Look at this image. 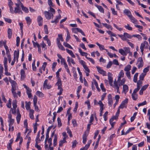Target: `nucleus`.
I'll return each mask as SVG.
<instances>
[{"mask_svg": "<svg viewBox=\"0 0 150 150\" xmlns=\"http://www.w3.org/2000/svg\"><path fill=\"white\" fill-rule=\"evenodd\" d=\"M108 79L109 81V83L110 85L113 88L114 84H113L112 83L113 81V77H112V75L111 73L108 72Z\"/></svg>", "mask_w": 150, "mask_h": 150, "instance_id": "nucleus-7", "label": "nucleus"}, {"mask_svg": "<svg viewBox=\"0 0 150 150\" xmlns=\"http://www.w3.org/2000/svg\"><path fill=\"white\" fill-rule=\"evenodd\" d=\"M95 6L96 7H97V8L98 9L99 11L101 12L104 13V10L103 8L100 6L98 5H95Z\"/></svg>", "mask_w": 150, "mask_h": 150, "instance_id": "nucleus-30", "label": "nucleus"}, {"mask_svg": "<svg viewBox=\"0 0 150 150\" xmlns=\"http://www.w3.org/2000/svg\"><path fill=\"white\" fill-rule=\"evenodd\" d=\"M67 133L69 134L70 137H72V133L71 130L69 127H67Z\"/></svg>", "mask_w": 150, "mask_h": 150, "instance_id": "nucleus-64", "label": "nucleus"}, {"mask_svg": "<svg viewBox=\"0 0 150 150\" xmlns=\"http://www.w3.org/2000/svg\"><path fill=\"white\" fill-rule=\"evenodd\" d=\"M131 21L134 24H136L137 21V20L135 19L132 15L129 18Z\"/></svg>", "mask_w": 150, "mask_h": 150, "instance_id": "nucleus-35", "label": "nucleus"}, {"mask_svg": "<svg viewBox=\"0 0 150 150\" xmlns=\"http://www.w3.org/2000/svg\"><path fill=\"white\" fill-rule=\"evenodd\" d=\"M91 142V140H89L87 144L85 145V146L83 148H81L80 150H87L90 146Z\"/></svg>", "mask_w": 150, "mask_h": 150, "instance_id": "nucleus-13", "label": "nucleus"}, {"mask_svg": "<svg viewBox=\"0 0 150 150\" xmlns=\"http://www.w3.org/2000/svg\"><path fill=\"white\" fill-rule=\"evenodd\" d=\"M11 92L14 98H18L17 93H16L15 91H12Z\"/></svg>", "mask_w": 150, "mask_h": 150, "instance_id": "nucleus-62", "label": "nucleus"}, {"mask_svg": "<svg viewBox=\"0 0 150 150\" xmlns=\"http://www.w3.org/2000/svg\"><path fill=\"white\" fill-rule=\"evenodd\" d=\"M29 115L30 117L32 119H34V116L33 115V113H34V111L33 110H30L29 111Z\"/></svg>", "mask_w": 150, "mask_h": 150, "instance_id": "nucleus-27", "label": "nucleus"}, {"mask_svg": "<svg viewBox=\"0 0 150 150\" xmlns=\"http://www.w3.org/2000/svg\"><path fill=\"white\" fill-rule=\"evenodd\" d=\"M17 115L16 117V120L17 123L19 124L21 120V115L20 114L19 111L18 109L17 110Z\"/></svg>", "mask_w": 150, "mask_h": 150, "instance_id": "nucleus-16", "label": "nucleus"}, {"mask_svg": "<svg viewBox=\"0 0 150 150\" xmlns=\"http://www.w3.org/2000/svg\"><path fill=\"white\" fill-rule=\"evenodd\" d=\"M67 61L69 65H71V63L74 64H75L74 60L72 58H70L69 57H67Z\"/></svg>", "mask_w": 150, "mask_h": 150, "instance_id": "nucleus-24", "label": "nucleus"}, {"mask_svg": "<svg viewBox=\"0 0 150 150\" xmlns=\"http://www.w3.org/2000/svg\"><path fill=\"white\" fill-rule=\"evenodd\" d=\"M107 33L110 35L111 36L115 37L116 36V34L113 33L112 32L109 30L107 31Z\"/></svg>", "mask_w": 150, "mask_h": 150, "instance_id": "nucleus-51", "label": "nucleus"}, {"mask_svg": "<svg viewBox=\"0 0 150 150\" xmlns=\"http://www.w3.org/2000/svg\"><path fill=\"white\" fill-rule=\"evenodd\" d=\"M142 80H139L137 83V86L139 87V88L140 87L142 86Z\"/></svg>", "mask_w": 150, "mask_h": 150, "instance_id": "nucleus-56", "label": "nucleus"}, {"mask_svg": "<svg viewBox=\"0 0 150 150\" xmlns=\"http://www.w3.org/2000/svg\"><path fill=\"white\" fill-rule=\"evenodd\" d=\"M94 115L93 114H91L90 117V120H89V123H92V122L94 120Z\"/></svg>", "mask_w": 150, "mask_h": 150, "instance_id": "nucleus-59", "label": "nucleus"}, {"mask_svg": "<svg viewBox=\"0 0 150 150\" xmlns=\"http://www.w3.org/2000/svg\"><path fill=\"white\" fill-rule=\"evenodd\" d=\"M100 138H101L100 136V135H99L98 138V140H97V141L96 142L95 146L94 147V149H96L97 148L98 145V143H99L100 140Z\"/></svg>", "mask_w": 150, "mask_h": 150, "instance_id": "nucleus-44", "label": "nucleus"}, {"mask_svg": "<svg viewBox=\"0 0 150 150\" xmlns=\"http://www.w3.org/2000/svg\"><path fill=\"white\" fill-rule=\"evenodd\" d=\"M125 27L127 30H131L132 29V28L129 26V25L127 24V25L125 26Z\"/></svg>", "mask_w": 150, "mask_h": 150, "instance_id": "nucleus-60", "label": "nucleus"}, {"mask_svg": "<svg viewBox=\"0 0 150 150\" xmlns=\"http://www.w3.org/2000/svg\"><path fill=\"white\" fill-rule=\"evenodd\" d=\"M108 104L111 107L113 103L112 97L111 94H109L108 96Z\"/></svg>", "mask_w": 150, "mask_h": 150, "instance_id": "nucleus-10", "label": "nucleus"}, {"mask_svg": "<svg viewBox=\"0 0 150 150\" xmlns=\"http://www.w3.org/2000/svg\"><path fill=\"white\" fill-rule=\"evenodd\" d=\"M21 7L22 10L25 13H28L29 12L28 9L25 7L21 2H20Z\"/></svg>", "mask_w": 150, "mask_h": 150, "instance_id": "nucleus-23", "label": "nucleus"}, {"mask_svg": "<svg viewBox=\"0 0 150 150\" xmlns=\"http://www.w3.org/2000/svg\"><path fill=\"white\" fill-rule=\"evenodd\" d=\"M11 99H9L8 102L6 104V105L7 107L8 108H11Z\"/></svg>", "mask_w": 150, "mask_h": 150, "instance_id": "nucleus-46", "label": "nucleus"}, {"mask_svg": "<svg viewBox=\"0 0 150 150\" xmlns=\"http://www.w3.org/2000/svg\"><path fill=\"white\" fill-rule=\"evenodd\" d=\"M132 98L133 100H135L138 98V95L137 93H133L132 95Z\"/></svg>", "mask_w": 150, "mask_h": 150, "instance_id": "nucleus-36", "label": "nucleus"}, {"mask_svg": "<svg viewBox=\"0 0 150 150\" xmlns=\"http://www.w3.org/2000/svg\"><path fill=\"white\" fill-rule=\"evenodd\" d=\"M123 89L122 92L124 93L125 94H126L128 91V87L127 85L125 84L123 85Z\"/></svg>", "mask_w": 150, "mask_h": 150, "instance_id": "nucleus-22", "label": "nucleus"}, {"mask_svg": "<svg viewBox=\"0 0 150 150\" xmlns=\"http://www.w3.org/2000/svg\"><path fill=\"white\" fill-rule=\"evenodd\" d=\"M26 70L21 69L20 70L21 79V80H24L26 77V74L25 71Z\"/></svg>", "mask_w": 150, "mask_h": 150, "instance_id": "nucleus-11", "label": "nucleus"}, {"mask_svg": "<svg viewBox=\"0 0 150 150\" xmlns=\"http://www.w3.org/2000/svg\"><path fill=\"white\" fill-rule=\"evenodd\" d=\"M123 12L124 13L127 15L129 18L132 16L131 12L128 9H125L123 11Z\"/></svg>", "mask_w": 150, "mask_h": 150, "instance_id": "nucleus-21", "label": "nucleus"}, {"mask_svg": "<svg viewBox=\"0 0 150 150\" xmlns=\"http://www.w3.org/2000/svg\"><path fill=\"white\" fill-rule=\"evenodd\" d=\"M23 86L26 89V93L28 95V97L29 98H30L32 96L31 93V89L25 84H23Z\"/></svg>", "mask_w": 150, "mask_h": 150, "instance_id": "nucleus-9", "label": "nucleus"}, {"mask_svg": "<svg viewBox=\"0 0 150 150\" xmlns=\"http://www.w3.org/2000/svg\"><path fill=\"white\" fill-rule=\"evenodd\" d=\"M137 64L138 69H140L143 66L144 63L142 57H139L138 58Z\"/></svg>", "mask_w": 150, "mask_h": 150, "instance_id": "nucleus-6", "label": "nucleus"}, {"mask_svg": "<svg viewBox=\"0 0 150 150\" xmlns=\"http://www.w3.org/2000/svg\"><path fill=\"white\" fill-rule=\"evenodd\" d=\"M57 43L58 46L60 49L63 51L65 50L64 47L61 44L59 40H58V39H57Z\"/></svg>", "mask_w": 150, "mask_h": 150, "instance_id": "nucleus-19", "label": "nucleus"}, {"mask_svg": "<svg viewBox=\"0 0 150 150\" xmlns=\"http://www.w3.org/2000/svg\"><path fill=\"white\" fill-rule=\"evenodd\" d=\"M124 76V73L123 70H121L118 74V79H121Z\"/></svg>", "mask_w": 150, "mask_h": 150, "instance_id": "nucleus-32", "label": "nucleus"}, {"mask_svg": "<svg viewBox=\"0 0 150 150\" xmlns=\"http://www.w3.org/2000/svg\"><path fill=\"white\" fill-rule=\"evenodd\" d=\"M96 67L99 73L102 74L103 76H106V72L103 70L101 67L98 66H97Z\"/></svg>", "mask_w": 150, "mask_h": 150, "instance_id": "nucleus-12", "label": "nucleus"}, {"mask_svg": "<svg viewBox=\"0 0 150 150\" xmlns=\"http://www.w3.org/2000/svg\"><path fill=\"white\" fill-rule=\"evenodd\" d=\"M111 11L112 14L114 15H117V11L115 10V8H111Z\"/></svg>", "mask_w": 150, "mask_h": 150, "instance_id": "nucleus-50", "label": "nucleus"}, {"mask_svg": "<svg viewBox=\"0 0 150 150\" xmlns=\"http://www.w3.org/2000/svg\"><path fill=\"white\" fill-rule=\"evenodd\" d=\"M25 107L26 109L27 110H30V105L31 104V102L30 101L27 102V101L25 102Z\"/></svg>", "mask_w": 150, "mask_h": 150, "instance_id": "nucleus-26", "label": "nucleus"}, {"mask_svg": "<svg viewBox=\"0 0 150 150\" xmlns=\"http://www.w3.org/2000/svg\"><path fill=\"white\" fill-rule=\"evenodd\" d=\"M126 79L125 78L122 79H117V81L115 80L114 81L113 88L117 91V92L120 93L119 91L120 87V86L123 85L126 81Z\"/></svg>", "mask_w": 150, "mask_h": 150, "instance_id": "nucleus-1", "label": "nucleus"}, {"mask_svg": "<svg viewBox=\"0 0 150 150\" xmlns=\"http://www.w3.org/2000/svg\"><path fill=\"white\" fill-rule=\"evenodd\" d=\"M148 45V43L146 41H144L141 43L140 47V49L141 50V51L142 54V55L144 53L143 51L144 48H147Z\"/></svg>", "mask_w": 150, "mask_h": 150, "instance_id": "nucleus-4", "label": "nucleus"}, {"mask_svg": "<svg viewBox=\"0 0 150 150\" xmlns=\"http://www.w3.org/2000/svg\"><path fill=\"white\" fill-rule=\"evenodd\" d=\"M17 101L16 100H13L12 103V106L13 108L16 109L17 107Z\"/></svg>", "mask_w": 150, "mask_h": 150, "instance_id": "nucleus-40", "label": "nucleus"}, {"mask_svg": "<svg viewBox=\"0 0 150 150\" xmlns=\"http://www.w3.org/2000/svg\"><path fill=\"white\" fill-rule=\"evenodd\" d=\"M118 35L124 41H127V40H128L127 39H131L132 38V35L126 32L124 33L123 35Z\"/></svg>", "mask_w": 150, "mask_h": 150, "instance_id": "nucleus-2", "label": "nucleus"}, {"mask_svg": "<svg viewBox=\"0 0 150 150\" xmlns=\"http://www.w3.org/2000/svg\"><path fill=\"white\" fill-rule=\"evenodd\" d=\"M19 55V52L18 50H15L14 53L13 58L17 59H18Z\"/></svg>", "mask_w": 150, "mask_h": 150, "instance_id": "nucleus-31", "label": "nucleus"}, {"mask_svg": "<svg viewBox=\"0 0 150 150\" xmlns=\"http://www.w3.org/2000/svg\"><path fill=\"white\" fill-rule=\"evenodd\" d=\"M66 50L67 52L69 53L72 57H75V55L74 54L73 52L71 50H70L68 49H66Z\"/></svg>", "mask_w": 150, "mask_h": 150, "instance_id": "nucleus-33", "label": "nucleus"}, {"mask_svg": "<svg viewBox=\"0 0 150 150\" xmlns=\"http://www.w3.org/2000/svg\"><path fill=\"white\" fill-rule=\"evenodd\" d=\"M44 30L46 34H48L49 33L47 26V25H44Z\"/></svg>", "mask_w": 150, "mask_h": 150, "instance_id": "nucleus-48", "label": "nucleus"}, {"mask_svg": "<svg viewBox=\"0 0 150 150\" xmlns=\"http://www.w3.org/2000/svg\"><path fill=\"white\" fill-rule=\"evenodd\" d=\"M102 24L104 26H105L106 28H107L108 29H110L111 30H112V28L111 27V26L110 25H108L106 23H103Z\"/></svg>", "mask_w": 150, "mask_h": 150, "instance_id": "nucleus-58", "label": "nucleus"}, {"mask_svg": "<svg viewBox=\"0 0 150 150\" xmlns=\"http://www.w3.org/2000/svg\"><path fill=\"white\" fill-rule=\"evenodd\" d=\"M26 21L27 22V24L29 25L31 23V19L29 17H26L25 18Z\"/></svg>", "mask_w": 150, "mask_h": 150, "instance_id": "nucleus-37", "label": "nucleus"}, {"mask_svg": "<svg viewBox=\"0 0 150 150\" xmlns=\"http://www.w3.org/2000/svg\"><path fill=\"white\" fill-rule=\"evenodd\" d=\"M57 135H55L54 136V138L53 140V145L54 146H55L57 145Z\"/></svg>", "mask_w": 150, "mask_h": 150, "instance_id": "nucleus-55", "label": "nucleus"}, {"mask_svg": "<svg viewBox=\"0 0 150 150\" xmlns=\"http://www.w3.org/2000/svg\"><path fill=\"white\" fill-rule=\"evenodd\" d=\"M119 52L123 56H126L127 55L126 53H125V50L124 49H120L119 50Z\"/></svg>", "mask_w": 150, "mask_h": 150, "instance_id": "nucleus-38", "label": "nucleus"}, {"mask_svg": "<svg viewBox=\"0 0 150 150\" xmlns=\"http://www.w3.org/2000/svg\"><path fill=\"white\" fill-rule=\"evenodd\" d=\"M8 125H13L14 122V120L13 119H10L8 120Z\"/></svg>", "mask_w": 150, "mask_h": 150, "instance_id": "nucleus-53", "label": "nucleus"}, {"mask_svg": "<svg viewBox=\"0 0 150 150\" xmlns=\"http://www.w3.org/2000/svg\"><path fill=\"white\" fill-rule=\"evenodd\" d=\"M48 11L50 13H51L53 15L55 13V10L52 8V7H50V10H49Z\"/></svg>", "mask_w": 150, "mask_h": 150, "instance_id": "nucleus-52", "label": "nucleus"}, {"mask_svg": "<svg viewBox=\"0 0 150 150\" xmlns=\"http://www.w3.org/2000/svg\"><path fill=\"white\" fill-rule=\"evenodd\" d=\"M123 49L125 50V53H126V55H127V54L130 51V48L129 47H125L123 48Z\"/></svg>", "mask_w": 150, "mask_h": 150, "instance_id": "nucleus-47", "label": "nucleus"}, {"mask_svg": "<svg viewBox=\"0 0 150 150\" xmlns=\"http://www.w3.org/2000/svg\"><path fill=\"white\" fill-rule=\"evenodd\" d=\"M85 104H87L88 106V110H89L91 109V105H90V103L89 100H88L85 102Z\"/></svg>", "mask_w": 150, "mask_h": 150, "instance_id": "nucleus-45", "label": "nucleus"}, {"mask_svg": "<svg viewBox=\"0 0 150 150\" xmlns=\"http://www.w3.org/2000/svg\"><path fill=\"white\" fill-rule=\"evenodd\" d=\"M63 45L65 47H68L70 49H73V47L68 43L64 42L63 43Z\"/></svg>", "mask_w": 150, "mask_h": 150, "instance_id": "nucleus-42", "label": "nucleus"}, {"mask_svg": "<svg viewBox=\"0 0 150 150\" xmlns=\"http://www.w3.org/2000/svg\"><path fill=\"white\" fill-rule=\"evenodd\" d=\"M11 83L12 86L11 91H16L17 88V83L16 82L14 81H12L11 82Z\"/></svg>", "mask_w": 150, "mask_h": 150, "instance_id": "nucleus-14", "label": "nucleus"}, {"mask_svg": "<svg viewBox=\"0 0 150 150\" xmlns=\"http://www.w3.org/2000/svg\"><path fill=\"white\" fill-rule=\"evenodd\" d=\"M88 134V132L87 133L86 132L83 134V143L85 144L87 141V137Z\"/></svg>", "mask_w": 150, "mask_h": 150, "instance_id": "nucleus-18", "label": "nucleus"}, {"mask_svg": "<svg viewBox=\"0 0 150 150\" xmlns=\"http://www.w3.org/2000/svg\"><path fill=\"white\" fill-rule=\"evenodd\" d=\"M56 85L58 86V88L62 87V81L60 79H57V82L55 84Z\"/></svg>", "mask_w": 150, "mask_h": 150, "instance_id": "nucleus-28", "label": "nucleus"}, {"mask_svg": "<svg viewBox=\"0 0 150 150\" xmlns=\"http://www.w3.org/2000/svg\"><path fill=\"white\" fill-rule=\"evenodd\" d=\"M67 141L66 139H62V140H60L59 142V146L60 147H61L64 144L66 143Z\"/></svg>", "mask_w": 150, "mask_h": 150, "instance_id": "nucleus-29", "label": "nucleus"}, {"mask_svg": "<svg viewBox=\"0 0 150 150\" xmlns=\"http://www.w3.org/2000/svg\"><path fill=\"white\" fill-rule=\"evenodd\" d=\"M15 5L16 7H15L14 10V13H18L19 14H22L23 12L21 10V8L19 6H21L20 2L18 3H15Z\"/></svg>", "mask_w": 150, "mask_h": 150, "instance_id": "nucleus-3", "label": "nucleus"}, {"mask_svg": "<svg viewBox=\"0 0 150 150\" xmlns=\"http://www.w3.org/2000/svg\"><path fill=\"white\" fill-rule=\"evenodd\" d=\"M37 21L39 26H42V25L43 18L41 16H38Z\"/></svg>", "mask_w": 150, "mask_h": 150, "instance_id": "nucleus-17", "label": "nucleus"}, {"mask_svg": "<svg viewBox=\"0 0 150 150\" xmlns=\"http://www.w3.org/2000/svg\"><path fill=\"white\" fill-rule=\"evenodd\" d=\"M7 33L8 34V38L10 39L12 35V31L11 29L8 28V30Z\"/></svg>", "mask_w": 150, "mask_h": 150, "instance_id": "nucleus-39", "label": "nucleus"}, {"mask_svg": "<svg viewBox=\"0 0 150 150\" xmlns=\"http://www.w3.org/2000/svg\"><path fill=\"white\" fill-rule=\"evenodd\" d=\"M108 112L107 111L103 115V117L104 118V120L105 121H106L107 119V115L108 114Z\"/></svg>", "mask_w": 150, "mask_h": 150, "instance_id": "nucleus-63", "label": "nucleus"}, {"mask_svg": "<svg viewBox=\"0 0 150 150\" xmlns=\"http://www.w3.org/2000/svg\"><path fill=\"white\" fill-rule=\"evenodd\" d=\"M44 13L46 18L48 20H50L52 18H53L54 15L52 14L49 11H45L44 12Z\"/></svg>", "mask_w": 150, "mask_h": 150, "instance_id": "nucleus-8", "label": "nucleus"}, {"mask_svg": "<svg viewBox=\"0 0 150 150\" xmlns=\"http://www.w3.org/2000/svg\"><path fill=\"white\" fill-rule=\"evenodd\" d=\"M14 130L13 125H8V130L9 131L13 132Z\"/></svg>", "mask_w": 150, "mask_h": 150, "instance_id": "nucleus-49", "label": "nucleus"}, {"mask_svg": "<svg viewBox=\"0 0 150 150\" xmlns=\"http://www.w3.org/2000/svg\"><path fill=\"white\" fill-rule=\"evenodd\" d=\"M52 87L51 85L48 83V80L47 79H45L43 85V89H50Z\"/></svg>", "mask_w": 150, "mask_h": 150, "instance_id": "nucleus-5", "label": "nucleus"}, {"mask_svg": "<svg viewBox=\"0 0 150 150\" xmlns=\"http://www.w3.org/2000/svg\"><path fill=\"white\" fill-rule=\"evenodd\" d=\"M94 85L95 86L98 91H100V88H99L98 83L96 81L95 79L93 80V81L92 82V85Z\"/></svg>", "mask_w": 150, "mask_h": 150, "instance_id": "nucleus-25", "label": "nucleus"}, {"mask_svg": "<svg viewBox=\"0 0 150 150\" xmlns=\"http://www.w3.org/2000/svg\"><path fill=\"white\" fill-rule=\"evenodd\" d=\"M61 60V64H63L64 65V67L67 65L66 62V61L64 58H63Z\"/></svg>", "mask_w": 150, "mask_h": 150, "instance_id": "nucleus-61", "label": "nucleus"}, {"mask_svg": "<svg viewBox=\"0 0 150 150\" xmlns=\"http://www.w3.org/2000/svg\"><path fill=\"white\" fill-rule=\"evenodd\" d=\"M136 37L139 40H141L142 38V37L139 35L134 34L132 35V37Z\"/></svg>", "mask_w": 150, "mask_h": 150, "instance_id": "nucleus-57", "label": "nucleus"}, {"mask_svg": "<svg viewBox=\"0 0 150 150\" xmlns=\"http://www.w3.org/2000/svg\"><path fill=\"white\" fill-rule=\"evenodd\" d=\"M36 94L40 98L43 97L44 96V94L43 93L39 91H37L36 92Z\"/></svg>", "mask_w": 150, "mask_h": 150, "instance_id": "nucleus-41", "label": "nucleus"}, {"mask_svg": "<svg viewBox=\"0 0 150 150\" xmlns=\"http://www.w3.org/2000/svg\"><path fill=\"white\" fill-rule=\"evenodd\" d=\"M94 105H99L100 107H101V106H104V104L100 100L98 102L96 99H94Z\"/></svg>", "mask_w": 150, "mask_h": 150, "instance_id": "nucleus-20", "label": "nucleus"}, {"mask_svg": "<svg viewBox=\"0 0 150 150\" xmlns=\"http://www.w3.org/2000/svg\"><path fill=\"white\" fill-rule=\"evenodd\" d=\"M131 66L129 64H128L124 68V70L126 72L130 71Z\"/></svg>", "mask_w": 150, "mask_h": 150, "instance_id": "nucleus-34", "label": "nucleus"}, {"mask_svg": "<svg viewBox=\"0 0 150 150\" xmlns=\"http://www.w3.org/2000/svg\"><path fill=\"white\" fill-rule=\"evenodd\" d=\"M138 74H139L138 73H136L134 75L133 81L135 83H136L137 82V77L138 76Z\"/></svg>", "mask_w": 150, "mask_h": 150, "instance_id": "nucleus-43", "label": "nucleus"}, {"mask_svg": "<svg viewBox=\"0 0 150 150\" xmlns=\"http://www.w3.org/2000/svg\"><path fill=\"white\" fill-rule=\"evenodd\" d=\"M149 67H148L145 68L143 70V73L145 74V75H146V73L149 71Z\"/></svg>", "mask_w": 150, "mask_h": 150, "instance_id": "nucleus-54", "label": "nucleus"}, {"mask_svg": "<svg viewBox=\"0 0 150 150\" xmlns=\"http://www.w3.org/2000/svg\"><path fill=\"white\" fill-rule=\"evenodd\" d=\"M61 18V15L59 14L58 16H56L54 20L52 21L51 22L52 23H56L59 22V20Z\"/></svg>", "mask_w": 150, "mask_h": 150, "instance_id": "nucleus-15", "label": "nucleus"}]
</instances>
